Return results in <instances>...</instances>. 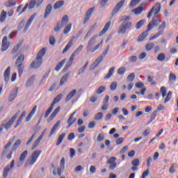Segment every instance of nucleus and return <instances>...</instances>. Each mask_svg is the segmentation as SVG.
Wrapping results in <instances>:
<instances>
[{"label": "nucleus", "mask_w": 178, "mask_h": 178, "mask_svg": "<svg viewBox=\"0 0 178 178\" xmlns=\"http://www.w3.org/2000/svg\"><path fill=\"white\" fill-rule=\"evenodd\" d=\"M6 15H8V13H6V11L3 10L0 14L1 23H3V22H5V20H6Z\"/></svg>", "instance_id": "nucleus-33"}, {"label": "nucleus", "mask_w": 178, "mask_h": 178, "mask_svg": "<svg viewBox=\"0 0 178 178\" xmlns=\"http://www.w3.org/2000/svg\"><path fill=\"white\" fill-rule=\"evenodd\" d=\"M116 88H118V82L114 81V82L111 83V84L110 86L111 91H115V90H116Z\"/></svg>", "instance_id": "nucleus-55"}, {"label": "nucleus", "mask_w": 178, "mask_h": 178, "mask_svg": "<svg viewBox=\"0 0 178 178\" xmlns=\"http://www.w3.org/2000/svg\"><path fill=\"white\" fill-rule=\"evenodd\" d=\"M88 66V62H87L85 65H83L82 67H81L79 70V72L78 74H82V73H84V72L86 71V69H87V67Z\"/></svg>", "instance_id": "nucleus-47"}, {"label": "nucleus", "mask_w": 178, "mask_h": 178, "mask_svg": "<svg viewBox=\"0 0 178 178\" xmlns=\"http://www.w3.org/2000/svg\"><path fill=\"white\" fill-rule=\"evenodd\" d=\"M135 79H136V74H134V73H131L127 77V81H134Z\"/></svg>", "instance_id": "nucleus-52"}, {"label": "nucleus", "mask_w": 178, "mask_h": 178, "mask_svg": "<svg viewBox=\"0 0 178 178\" xmlns=\"http://www.w3.org/2000/svg\"><path fill=\"white\" fill-rule=\"evenodd\" d=\"M70 30H72V24H69L65 27L63 31L64 34H69V33H70Z\"/></svg>", "instance_id": "nucleus-45"}, {"label": "nucleus", "mask_w": 178, "mask_h": 178, "mask_svg": "<svg viewBox=\"0 0 178 178\" xmlns=\"http://www.w3.org/2000/svg\"><path fill=\"white\" fill-rule=\"evenodd\" d=\"M35 16H37V13H35L30 17L29 19L26 22L25 27L24 29V32H26V31H27V30H29V27H30V26H31L33 21L34 20V19H35Z\"/></svg>", "instance_id": "nucleus-15"}, {"label": "nucleus", "mask_w": 178, "mask_h": 178, "mask_svg": "<svg viewBox=\"0 0 178 178\" xmlns=\"http://www.w3.org/2000/svg\"><path fill=\"white\" fill-rule=\"evenodd\" d=\"M63 170H65V157H63L60 160V168H57V173L54 170L53 175H54V176H56V175H58V176H62V172H63Z\"/></svg>", "instance_id": "nucleus-8"}, {"label": "nucleus", "mask_w": 178, "mask_h": 178, "mask_svg": "<svg viewBox=\"0 0 178 178\" xmlns=\"http://www.w3.org/2000/svg\"><path fill=\"white\" fill-rule=\"evenodd\" d=\"M27 150L24 151L21 155L19 156V161H22L24 162V160L26 159V156H27Z\"/></svg>", "instance_id": "nucleus-48"}, {"label": "nucleus", "mask_w": 178, "mask_h": 178, "mask_svg": "<svg viewBox=\"0 0 178 178\" xmlns=\"http://www.w3.org/2000/svg\"><path fill=\"white\" fill-rule=\"evenodd\" d=\"M131 26H133V23H131V22L127 21V22L122 23L119 26L118 31V34H124L127 30H130L131 29Z\"/></svg>", "instance_id": "nucleus-6"}, {"label": "nucleus", "mask_w": 178, "mask_h": 178, "mask_svg": "<svg viewBox=\"0 0 178 178\" xmlns=\"http://www.w3.org/2000/svg\"><path fill=\"white\" fill-rule=\"evenodd\" d=\"M165 58H166V56H165V54L161 53L157 56V60H159L160 62H163Z\"/></svg>", "instance_id": "nucleus-54"}, {"label": "nucleus", "mask_w": 178, "mask_h": 178, "mask_svg": "<svg viewBox=\"0 0 178 178\" xmlns=\"http://www.w3.org/2000/svg\"><path fill=\"white\" fill-rule=\"evenodd\" d=\"M52 11V5L48 4L46 7L45 11H44V19H47L48 16H49V14Z\"/></svg>", "instance_id": "nucleus-21"}, {"label": "nucleus", "mask_w": 178, "mask_h": 178, "mask_svg": "<svg viewBox=\"0 0 178 178\" xmlns=\"http://www.w3.org/2000/svg\"><path fill=\"white\" fill-rule=\"evenodd\" d=\"M125 0H121L120 2L117 3V5L114 7L113 11H112V16H115V15H118V13L122 9V7L123 5H124Z\"/></svg>", "instance_id": "nucleus-11"}, {"label": "nucleus", "mask_w": 178, "mask_h": 178, "mask_svg": "<svg viewBox=\"0 0 178 178\" xmlns=\"http://www.w3.org/2000/svg\"><path fill=\"white\" fill-rule=\"evenodd\" d=\"M69 73H66L60 79V86H63L66 81H67V79L69 77Z\"/></svg>", "instance_id": "nucleus-36"}, {"label": "nucleus", "mask_w": 178, "mask_h": 178, "mask_svg": "<svg viewBox=\"0 0 178 178\" xmlns=\"http://www.w3.org/2000/svg\"><path fill=\"white\" fill-rule=\"evenodd\" d=\"M72 45H73V40H70L68 42V43L67 44V45L65 46L64 49L63 50V54H66V52H67V51H69V49H70V48H72Z\"/></svg>", "instance_id": "nucleus-29"}, {"label": "nucleus", "mask_w": 178, "mask_h": 178, "mask_svg": "<svg viewBox=\"0 0 178 178\" xmlns=\"http://www.w3.org/2000/svg\"><path fill=\"white\" fill-rule=\"evenodd\" d=\"M108 52H109V47H108L103 52L102 55H101L100 56H99L94 62L91 65L90 69L91 70H94V69H95L96 67H98V66L99 65V63L104 60V58H105V56H106V55H108Z\"/></svg>", "instance_id": "nucleus-3"}, {"label": "nucleus", "mask_w": 178, "mask_h": 178, "mask_svg": "<svg viewBox=\"0 0 178 178\" xmlns=\"http://www.w3.org/2000/svg\"><path fill=\"white\" fill-rule=\"evenodd\" d=\"M24 55L20 54L15 61V67H17L19 76L23 74L24 70Z\"/></svg>", "instance_id": "nucleus-2"}, {"label": "nucleus", "mask_w": 178, "mask_h": 178, "mask_svg": "<svg viewBox=\"0 0 178 178\" xmlns=\"http://www.w3.org/2000/svg\"><path fill=\"white\" fill-rule=\"evenodd\" d=\"M19 115H20V111L17 112L10 118V120L6 124H4V129H6V130H9V129H10V126H12V124H13V123H15V121L16 120V119H17V118L19 117Z\"/></svg>", "instance_id": "nucleus-9"}, {"label": "nucleus", "mask_w": 178, "mask_h": 178, "mask_svg": "<svg viewBox=\"0 0 178 178\" xmlns=\"http://www.w3.org/2000/svg\"><path fill=\"white\" fill-rule=\"evenodd\" d=\"M104 138H105V135H104V133H100L98 136H97V140L99 142L102 141V140H104Z\"/></svg>", "instance_id": "nucleus-61"}, {"label": "nucleus", "mask_w": 178, "mask_h": 178, "mask_svg": "<svg viewBox=\"0 0 178 178\" xmlns=\"http://www.w3.org/2000/svg\"><path fill=\"white\" fill-rule=\"evenodd\" d=\"M16 5V0H9L8 1L6 2L5 6L6 8H10L12 6H15Z\"/></svg>", "instance_id": "nucleus-37"}, {"label": "nucleus", "mask_w": 178, "mask_h": 178, "mask_svg": "<svg viewBox=\"0 0 178 178\" xmlns=\"http://www.w3.org/2000/svg\"><path fill=\"white\" fill-rule=\"evenodd\" d=\"M176 81V75L173 72H170L169 75V83L174 84Z\"/></svg>", "instance_id": "nucleus-32"}, {"label": "nucleus", "mask_w": 178, "mask_h": 178, "mask_svg": "<svg viewBox=\"0 0 178 178\" xmlns=\"http://www.w3.org/2000/svg\"><path fill=\"white\" fill-rule=\"evenodd\" d=\"M96 38H97V36H93L89 40L87 47H86L87 52H90L92 49L91 48H92V47L95 45V42H97Z\"/></svg>", "instance_id": "nucleus-14"}, {"label": "nucleus", "mask_w": 178, "mask_h": 178, "mask_svg": "<svg viewBox=\"0 0 178 178\" xmlns=\"http://www.w3.org/2000/svg\"><path fill=\"white\" fill-rule=\"evenodd\" d=\"M159 23H161V21L158 19V15H154L147 25V31H151L154 27H158Z\"/></svg>", "instance_id": "nucleus-7"}, {"label": "nucleus", "mask_w": 178, "mask_h": 178, "mask_svg": "<svg viewBox=\"0 0 178 178\" xmlns=\"http://www.w3.org/2000/svg\"><path fill=\"white\" fill-rule=\"evenodd\" d=\"M76 92H77V90L76 89L70 91L65 98V102H68V101H70V99H72L73 97L76 95Z\"/></svg>", "instance_id": "nucleus-20"}, {"label": "nucleus", "mask_w": 178, "mask_h": 178, "mask_svg": "<svg viewBox=\"0 0 178 178\" xmlns=\"http://www.w3.org/2000/svg\"><path fill=\"white\" fill-rule=\"evenodd\" d=\"M156 115H158V111L156 110L151 114L150 120L147 122V125L150 124L152 122H154V120L156 118Z\"/></svg>", "instance_id": "nucleus-40"}, {"label": "nucleus", "mask_w": 178, "mask_h": 178, "mask_svg": "<svg viewBox=\"0 0 178 178\" xmlns=\"http://www.w3.org/2000/svg\"><path fill=\"white\" fill-rule=\"evenodd\" d=\"M15 167V160H12L10 162V165H8L3 169V177L6 178L8 177V175L9 173V170L13 169Z\"/></svg>", "instance_id": "nucleus-10"}, {"label": "nucleus", "mask_w": 178, "mask_h": 178, "mask_svg": "<svg viewBox=\"0 0 178 178\" xmlns=\"http://www.w3.org/2000/svg\"><path fill=\"white\" fill-rule=\"evenodd\" d=\"M44 2V0H31L29 6V9H33L34 6H36L37 8H40Z\"/></svg>", "instance_id": "nucleus-13"}, {"label": "nucleus", "mask_w": 178, "mask_h": 178, "mask_svg": "<svg viewBox=\"0 0 178 178\" xmlns=\"http://www.w3.org/2000/svg\"><path fill=\"white\" fill-rule=\"evenodd\" d=\"M47 50L45 48H43L39 51L36 58L31 63V67L32 69H37L42 65V57L45 55Z\"/></svg>", "instance_id": "nucleus-1"}, {"label": "nucleus", "mask_w": 178, "mask_h": 178, "mask_svg": "<svg viewBox=\"0 0 178 178\" xmlns=\"http://www.w3.org/2000/svg\"><path fill=\"white\" fill-rule=\"evenodd\" d=\"M148 29L144 31L142 34H140L138 38V41L141 42L143 41L145 38H147L148 35Z\"/></svg>", "instance_id": "nucleus-26"}, {"label": "nucleus", "mask_w": 178, "mask_h": 178, "mask_svg": "<svg viewBox=\"0 0 178 178\" xmlns=\"http://www.w3.org/2000/svg\"><path fill=\"white\" fill-rule=\"evenodd\" d=\"M65 63H66V58L63 59L55 67V70L56 72H59V70H60V69H62V67H63V65H65Z\"/></svg>", "instance_id": "nucleus-25"}, {"label": "nucleus", "mask_w": 178, "mask_h": 178, "mask_svg": "<svg viewBox=\"0 0 178 178\" xmlns=\"http://www.w3.org/2000/svg\"><path fill=\"white\" fill-rule=\"evenodd\" d=\"M172 91H169L165 100H164V104H166L167 102H169L172 98Z\"/></svg>", "instance_id": "nucleus-57"}, {"label": "nucleus", "mask_w": 178, "mask_h": 178, "mask_svg": "<svg viewBox=\"0 0 178 178\" xmlns=\"http://www.w3.org/2000/svg\"><path fill=\"white\" fill-rule=\"evenodd\" d=\"M65 5L64 1H58L56 2L54 5V9H59V8H62V6Z\"/></svg>", "instance_id": "nucleus-34"}, {"label": "nucleus", "mask_w": 178, "mask_h": 178, "mask_svg": "<svg viewBox=\"0 0 178 178\" xmlns=\"http://www.w3.org/2000/svg\"><path fill=\"white\" fill-rule=\"evenodd\" d=\"M152 8H154V12H153L154 16H157L156 15H158V13H159V12H161V3H156L155 6H154Z\"/></svg>", "instance_id": "nucleus-27"}, {"label": "nucleus", "mask_w": 178, "mask_h": 178, "mask_svg": "<svg viewBox=\"0 0 178 178\" xmlns=\"http://www.w3.org/2000/svg\"><path fill=\"white\" fill-rule=\"evenodd\" d=\"M20 144H22V140H20V139H17L12 147V151H16V149L19 148V145H20Z\"/></svg>", "instance_id": "nucleus-38"}, {"label": "nucleus", "mask_w": 178, "mask_h": 178, "mask_svg": "<svg viewBox=\"0 0 178 178\" xmlns=\"http://www.w3.org/2000/svg\"><path fill=\"white\" fill-rule=\"evenodd\" d=\"M60 124V121L58 120L56 122V124L54 125V127L51 128L50 132H49V137H52L54 134H55V131L58 130V128L59 127V125Z\"/></svg>", "instance_id": "nucleus-16"}, {"label": "nucleus", "mask_w": 178, "mask_h": 178, "mask_svg": "<svg viewBox=\"0 0 178 178\" xmlns=\"http://www.w3.org/2000/svg\"><path fill=\"white\" fill-rule=\"evenodd\" d=\"M114 72H115V67H111L108 70V73L104 76V79L106 80H107L108 79H111V77H112Z\"/></svg>", "instance_id": "nucleus-31"}, {"label": "nucleus", "mask_w": 178, "mask_h": 178, "mask_svg": "<svg viewBox=\"0 0 178 178\" xmlns=\"http://www.w3.org/2000/svg\"><path fill=\"white\" fill-rule=\"evenodd\" d=\"M144 23H145V19H142L138 22L136 25V30H139L140 27H143V26H144Z\"/></svg>", "instance_id": "nucleus-44"}, {"label": "nucleus", "mask_w": 178, "mask_h": 178, "mask_svg": "<svg viewBox=\"0 0 178 178\" xmlns=\"http://www.w3.org/2000/svg\"><path fill=\"white\" fill-rule=\"evenodd\" d=\"M74 122H76V118L73 117V115H71L67 120V123L68 124L67 128L70 127Z\"/></svg>", "instance_id": "nucleus-28"}, {"label": "nucleus", "mask_w": 178, "mask_h": 178, "mask_svg": "<svg viewBox=\"0 0 178 178\" xmlns=\"http://www.w3.org/2000/svg\"><path fill=\"white\" fill-rule=\"evenodd\" d=\"M65 137H66V133H62L61 134H60L58 136V138L57 140V142L56 143V147L60 145V144H62V141H63V138H65Z\"/></svg>", "instance_id": "nucleus-22"}, {"label": "nucleus", "mask_w": 178, "mask_h": 178, "mask_svg": "<svg viewBox=\"0 0 178 178\" xmlns=\"http://www.w3.org/2000/svg\"><path fill=\"white\" fill-rule=\"evenodd\" d=\"M53 109H54V105H51L44 113L45 118H48V116H49V113H51L52 112Z\"/></svg>", "instance_id": "nucleus-46"}, {"label": "nucleus", "mask_w": 178, "mask_h": 178, "mask_svg": "<svg viewBox=\"0 0 178 178\" xmlns=\"http://www.w3.org/2000/svg\"><path fill=\"white\" fill-rule=\"evenodd\" d=\"M132 165L134 166H138L140 165V160L138 159H135L132 161Z\"/></svg>", "instance_id": "nucleus-64"}, {"label": "nucleus", "mask_w": 178, "mask_h": 178, "mask_svg": "<svg viewBox=\"0 0 178 178\" xmlns=\"http://www.w3.org/2000/svg\"><path fill=\"white\" fill-rule=\"evenodd\" d=\"M37 111V105H35L32 110L31 111V112L29 113V114L28 115L26 122H30V120H31V118H33V116H34V113H35V111Z\"/></svg>", "instance_id": "nucleus-17"}, {"label": "nucleus", "mask_w": 178, "mask_h": 178, "mask_svg": "<svg viewBox=\"0 0 178 178\" xmlns=\"http://www.w3.org/2000/svg\"><path fill=\"white\" fill-rule=\"evenodd\" d=\"M106 90V86H100L97 88L96 91V94H97V95H100V94H102V92H104Z\"/></svg>", "instance_id": "nucleus-43"}, {"label": "nucleus", "mask_w": 178, "mask_h": 178, "mask_svg": "<svg viewBox=\"0 0 178 178\" xmlns=\"http://www.w3.org/2000/svg\"><path fill=\"white\" fill-rule=\"evenodd\" d=\"M63 95L62 94H59L58 95H57L53 100L52 103L51 105H53V107L54 106L55 104H58V102L59 101H60V99H62Z\"/></svg>", "instance_id": "nucleus-39"}, {"label": "nucleus", "mask_w": 178, "mask_h": 178, "mask_svg": "<svg viewBox=\"0 0 178 178\" xmlns=\"http://www.w3.org/2000/svg\"><path fill=\"white\" fill-rule=\"evenodd\" d=\"M104 117V114L101 112H99L95 115V120H101L102 118Z\"/></svg>", "instance_id": "nucleus-50"}, {"label": "nucleus", "mask_w": 178, "mask_h": 178, "mask_svg": "<svg viewBox=\"0 0 178 178\" xmlns=\"http://www.w3.org/2000/svg\"><path fill=\"white\" fill-rule=\"evenodd\" d=\"M126 73V68L124 67H120L118 70V74H120V76H122Z\"/></svg>", "instance_id": "nucleus-59"}, {"label": "nucleus", "mask_w": 178, "mask_h": 178, "mask_svg": "<svg viewBox=\"0 0 178 178\" xmlns=\"http://www.w3.org/2000/svg\"><path fill=\"white\" fill-rule=\"evenodd\" d=\"M49 41L50 45H55V42H56L55 37H54L53 35L50 36Z\"/></svg>", "instance_id": "nucleus-63"}, {"label": "nucleus", "mask_w": 178, "mask_h": 178, "mask_svg": "<svg viewBox=\"0 0 178 178\" xmlns=\"http://www.w3.org/2000/svg\"><path fill=\"white\" fill-rule=\"evenodd\" d=\"M83 46L82 44L79 45L77 49H75V51L72 54L71 58L74 59V56H77L80 52L83 50Z\"/></svg>", "instance_id": "nucleus-19"}, {"label": "nucleus", "mask_w": 178, "mask_h": 178, "mask_svg": "<svg viewBox=\"0 0 178 178\" xmlns=\"http://www.w3.org/2000/svg\"><path fill=\"white\" fill-rule=\"evenodd\" d=\"M34 76H32L31 78H29V79H27L26 82V87H31V86H33V83H34Z\"/></svg>", "instance_id": "nucleus-42"}, {"label": "nucleus", "mask_w": 178, "mask_h": 178, "mask_svg": "<svg viewBox=\"0 0 178 178\" xmlns=\"http://www.w3.org/2000/svg\"><path fill=\"white\" fill-rule=\"evenodd\" d=\"M41 150H38L35 152H33L31 154V158L28 159L26 163H25V168H27L29 165H34L35 162H37V159H38V157L40 155H41Z\"/></svg>", "instance_id": "nucleus-4"}, {"label": "nucleus", "mask_w": 178, "mask_h": 178, "mask_svg": "<svg viewBox=\"0 0 178 178\" xmlns=\"http://www.w3.org/2000/svg\"><path fill=\"white\" fill-rule=\"evenodd\" d=\"M160 92L161 93L163 98H165V97H166V94L168 92V91L166 90V87L162 86L160 89Z\"/></svg>", "instance_id": "nucleus-49"}, {"label": "nucleus", "mask_w": 178, "mask_h": 178, "mask_svg": "<svg viewBox=\"0 0 178 178\" xmlns=\"http://www.w3.org/2000/svg\"><path fill=\"white\" fill-rule=\"evenodd\" d=\"M20 47H22V43H18L17 44V46L14 47L11 51V54H16V52H17V51H19V48H20Z\"/></svg>", "instance_id": "nucleus-53"}, {"label": "nucleus", "mask_w": 178, "mask_h": 178, "mask_svg": "<svg viewBox=\"0 0 178 178\" xmlns=\"http://www.w3.org/2000/svg\"><path fill=\"white\" fill-rule=\"evenodd\" d=\"M10 75V67H8L4 72V80L6 83L9 81V76Z\"/></svg>", "instance_id": "nucleus-24"}, {"label": "nucleus", "mask_w": 178, "mask_h": 178, "mask_svg": "<svg viewBox=\"0 0 178 178\" xmlns=\"http://www.w3.org/2000/svg\"><path fill=\"white\" fill-rule=\"evenodd\" d=\"M10 45V43L8 42V37L4 36L1 42V52H5V51H8Z\"/></svg>", "instance_id": "nucleus-12"}, {"label": "nucleus", "mask_w": 178, "mask_h": 178, "mask_svg": "<svg viewBox=\"0 0 178 178\" xmlns=\"http://www.w3.org/2000/svg\"><path fill=\"white\" fill-rule=\"evenodd\" d=\"M135 15H141L143 13V7H138L134 10Z\"/></svg>", "instance_id": "nucleus-56"}, {"label": "nucleus", "mask_w": 178, "mask_h": 178, "mask_svg": "<svg viewBox=\"0 0 178 178\" xmlns=\"http://www.w3.org/2000/svg\"><path fill=\"white\" fill-rule=\"evenodd\" d=\"M107 163L108 165L111 163H116V157L111 156L110 159L107 161Z\"/></svg>", "instance_id": "nucleus-60"}, {"label": "nucleus", "mask_w": 178, "mask_h": 178, "mask_svg": "<svg viewBox=\"0 0 178 178\" xmlns=\"http://www.w3.org/2000/svg\"><path fill=\"white\" fill-rule=\"evenodd\" d=\"M140 2H141V0H131L129 3V8H134V6H137Z\"/></svg>", "instance_id": "nucleus-41"}, {"label": "nucleus", "mask_w": 178, "mask_h": 178, "mask_svg": "<svg viewBox=\"0 0 178 178\" xmlns=\"http://www.w3.org/2000/svg\"><path fill=\"white\" fill-rule=\"evenodd\" d=\"M165 29H166V22L163 21L162 24L159 26L158 33L163 35V32L165 31Z\"/></svg>", "instance_id": "nucleus-23"}, {"label": "nucleus", "mask_w": 178, "mask_h": 178, "mask_svg": "<svg viewBox=\"0 0 178 178\" xmlns=\"http://www.w3.org/2000/svg\"><path fill=\"white\" fill-rule=\"evenodd\" d=\"M16 97H17V89L13 90L10 94L9 97H8L10 102H12V101H13V99H15V98H16Z\"/></svg>", "instance_id": "nucleus-30"}, {"label": "nucleus", "mask_w": 178, "mask_h": 178, "mask_svg": "<svg viewBox=\"0 0 178 178\" xmlns=\"http://www.w3.org/2000/svg\"><path fill=\"white\" fill-rule=\"evenodd\" d=\"M155 44L152 42L147 43L145 46V49L147 51H151L154 48Z\"/></svg>", "instance_id": "nucleus-58"}, {"label": "nucleus", "mask_w": 178, "mask_h": 178, "mask_svg": "<svg viewBox=\"0 0 178 178\" xmlns=\"http://www.w3.org/2000/svg\"><path fill=\"white\" fill-rule=\"evenodd\" d=\"M13 141H15V138L10 139L8 143L5 145L4 149L1 153V155H3V156H6V158L8 159H10L12 158V154H13V152L10 150L9 152V147L12 144H13Z\"/></svg>", "instance_id": "nucleus-5"}, {"label": "nucleus", "mask_w": 178, "mask_h": 178, "mask_svg": "<svg viewBox=\"0 0 178 178\" xmlns=\"http://www.w3.org/2000/svg\"><path fill=\"white\" fill-rule=\"evenodd\" d=\"M67 23H69V17H68L67 15H64V16L62 17L60 25H61L63 27H65V25Z\"/></svg>", "instance_id": "nucleus-35"}, {"label": "nucleus", "mask_w": 178, "mask_h": 178, "mask_svg": "<svg viewBox=\"0 0 178 178\" xmlns=\"http://www.w3.org/2000/svg\"><path fill=\"white\" fill-rule=\"evenodd\" d=\"M109 0H102L99 3L100 5V8H105V6H106V3H108V1Z\"/></svg>", "instance_id": "nucleus-62"}, {"label": "nucleus", "mask_w": 178, "mask_h": 178, "mask_svg": "<svg viewBox=\"0 0 178 178\" xmlns=\"http://www.w3.org/2000/svg\"><path fill=\"white\" fill-rule=\"evenodd\" d=\"M130 20V16L123 15L121 17V19L120 20V23L122 22V23H126Z\"/></svg>", "instance_id": "nucleus-51"}, {"label": "nucleus", "mask_w": 178, "mask_h": 178, "mask_svg": "<svg viewBox=\"0 0 178 178\" xmlns=\"http://www.w3.org/2000/svg\"><path fill=\"white\" fill-rule=\"evenodd\" d=\"M60 111V106H58L55 110L53 111V113L49 116L48 120H54L55 118L56 117V115H58V113Z\"/></svg>", "instance_id": "nucleus-18"}]
</instances>
